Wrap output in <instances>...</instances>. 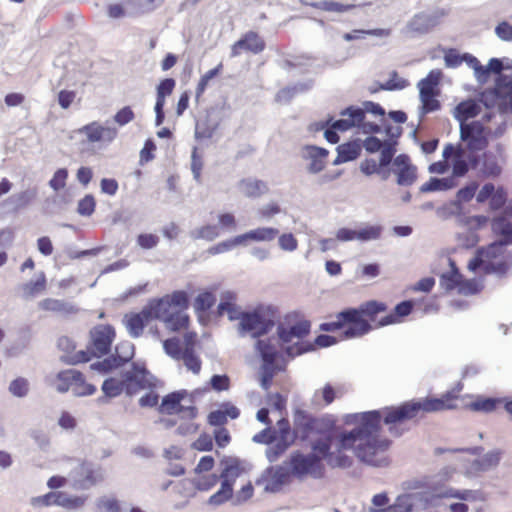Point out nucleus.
<instances>
[{"label":"nucleus","mask_w":512,"mask_h":512,"mask_svg":"<svg viewBox=\"0 0 512 512\" xmlns=\"http://www.w3.org/2000/svg\"><path fill=\"white\" fill-rule=\"evenodd\" d=\"M484 289V285L481 281L476 278L466 279L462 275V279L460 281L458 287V293L461 295H476L479 294Z\"/></svg>","instance_id":"nucleus-58"},{"label":"nucleus","mask_w":512,"mask_h":512,"mask_svg":"<svg viewBox=\"0 0 512 512\" xmlns=\"http://www.w3.org/2000/svg\"><path fill=\"white\" fill-rule=\"evenodd\" d=\"M147 309H142L140 312L127 313L124 316L125 326L132 338H138L142 335L144 328L149 322Z\"/></svg>","instance_id":"nucleus-26"},{"label":"nucleus","mask_w":512,"mask_h":512,"mask_svg":"<svg viewBox=\"0 0 512 512\" xmlns=\"http://www.w3.org/2000/svg\"><path fill=\"white\" fill-rule=\"evenodd\" d=\"M311 7L327 12L344 13L356 9L359 6L355 4H343L334 0H323L318 1L317 4H311Z\"/></svg>","instance_id":"nucleus-53"},{"label":"nucleus","mask_w":512,"mask_h":512,"mask_svg":"<svg viewBox=\"0 0 512 512\" xmlns=\"http://www.w3.org/2000/svg\"><path fill=\"white\" fill-rule=\"evenodd\" d=\"M463 390L462 382H458L451 390L446 391L440 397L427 396L429 400H436L437 407L434 408L435 412L455 410L458 408L457 404L453 401L458 398V393Z\"/></svg>","instance_id":"nucleus-31"},{"label":"nucleus","mask_w":512,"mask_h":512,"mask_svg":"<svg viewBox=\"0 0 512 512\" xmlns=\"http://www.w3.org/2000/svg\"><path fill=\"white\" fill-rule=\"evenodd\" d=\"M443 77V73L439 69H433L428 72L426 77L422 78L417 83V88L419 90V95L430 96V95H440V83Z\"/></svg>","instance_id":"nucleus-27"},{"label":"nucleus","mask_w":512,"mask_h":512,"mask_svg":"<svg viewBox=\"0 0 512 512\" xmlns=\"http://www.w3.org/2000/svg\"><path fill=\"white\" fill-rule=\"evenodd\" d=\"M458 185L457 180L453 177H430L427 182L422 184L419 188L420 193H431L437 191H448L455 188Z\"/></svg>","instance_id":"nucleus-35"},{"label":"nucleus","mask_w":512,"mask_h":512,"mask_svg":"<svg viewBox=\"0 0 512 512\" xmlns=\"http://www.w3.org/2000/svg\"><path fill=\"white\" fill-rule=\"evenodd\" d=\"M487 64L491 74L494 75V83H496L497 86L512 88V74L504 73L500 58L492 57L489 59Z\"/></svg>","instance_id":"nucleus-39"},{"label":"nucleus","mask_w":512,"mask_h":512,"mask_svg":"<svg viewBox=\"0 0 512 512\" xmlns=\"http://www.w3.org/2000/svg\"><path fill=\"white\" fill-rule=\"evenodd\" d=\"M500 405L501 397L477 396L474 401L466 404L464 408L474 412L491 413Z\"/></svg>","instance_id":"nucleus-36"},{"label":"nucleus","mask_w":512,"mask_h":512,"mask_svg":"<svg viewBox=\"0 0 512 512\" xmlns=\"http://www.w3.org/2000/svg\"><path fill=\"white\" fill-rule=\"evenodd\" d=\"M502 454L503 452L500 449L488 451L482 458L474 459L470 463L469 472L478 474L497 467L501 461Z\"/></svg>","instance_id":"nucleus-25"},{"label":"nucleus","mask_w":512,"mask_h":512,"mask_svg":"<svg viewBox=\"0 0 512 512\" xmlns=\"http://www.w3.org/2000/svg\"><path fill=\"white\" fill-rule=\"evenodd\" d=\"M215 303L216 297L211 291L201 292L195 297L194 309L200 321L202 314L209 312Z\"/></svg>","instance_id":"nucleus-46"},{"label":"nucleus","mask_w":512,"mask_h":512,"mask_svg":"<svg viewBox=\"0 0 512 512\" xmlns=\"http://www.w3.org/2000/svg\"><path fill=\"white\" fill-rule=\"evenodd\" d=\"M45 286H46V276H45V273L42 271L39 273L36 280H30L27 283H24L22 285L23 295L25 297H31L34 294L45 289Z\"/></svg>","instance_id":"nucleus-62"},{"label":"nucleus","mask_w":512,"mask_h":512,"mask_svg":"<svg viewBox=\"0 0 512 512\" xmlns=\"http://www.w3.org/2000/svg\"><path fill=\"white\" fill-rule=\"evenodd\" d=\"M314 352L312 341L298 339V341L282 347L281 356L284 355L289 359H294L306 353Z\"/></svg>","instance_id":"nucleus-43"},{"label":"nucleus","mask_w":512,"mask_h":512,"mask_svg":"<svg viewBox=\"0 0 512 512\" xmlns=\"http://www.w3.org/2000/svg\"><path fill=\"white\" fill-rule=\"evenodd\" d=\"M403 132L404 129L401 126H393L390 122L384 123L386 139L383 141V148L379 158L392 161L397 152L399 139L402 137Z\"/></svg>","instance_id":"nucleus-21"},{"label":"nucleus","mask_w":512,"mask_h":512,"mask_svg":"<svg viewBox=\"0 0 512 512\" xmlns=\"http://www.w3.org/2000/svg\"><path fill=\"white\" fill-rule=\"evenodd\" d=\"M291 474L286 462L281 465H271L264 469L261 475L255 480V484L260 486L264 483V492L278 493L284 485L291 482Z\"/></svg>","instance_id":"nucleus-12"},{"label":"nucleus","mask_w":512,"mask_h":512,"mask_svg":"<svg viewBox=\"0 0 512 512\" xmlns=\"http://www.w3.org/2000/svg\"><path fill=\"white\" fill-rule=\"evenodd\" d=\"M336 152L341 154L346 162H352L356 160L362 152V145L360 139H353L339 144L336 147Z\"/></svg>","instance_id":"nucleus-42"},{"label":"nucleus","mask_w":512,"mask_h":512,"mask_svg":"<svg viewBox=\"0 0 512 512\" xmlns=\"http://www.w3.org/2000/svg\"><path fill=\"white\" fill-rule=\"evenodd\" d=\"M255 349L262 361L260 367V386L262 389L268 390L272 385L275 374L282 370L281 367L275 364V360L280 358L281 354L269 339L256 341Z\"/></svg>","instance_id":"nucleus-6"},{"label":"nucleus","mask_w":512,"mask_h":512,"mask_svg":"<svg viewBox=\"0 0 512 512\" xmlns=\"http://www.w3.org/2000/svg\"><path fill=\"white\" fill-rule=\"evenodd\" d=\"M439 95H430L425 97L423 95H419V100L421 101V106L418 109L419 121L421 122L423 118L429 114L436 112L441 109V102L437 99Z\"/></svg>","instance_id":"nucleus-52"},{"label":"nucleus","mask_w":512,"mask_h":512,"mask_svg":"<svg viewBox=\"0 0 512 512\" xmlns=\"http://www.w3.org/2000/svg\"><path fill=\"white\" fill-rule=\"evenodd\" d=\"M482 174L484 177L496 178L502 172L501 166L498 164L497 158L491 151H484L482 156Z\"/></svg>","instance_id":"nucleus-45"},{"label":"nucleus","mask_w":512,"mask_h":512,"mask_svg":"<svg viewBox=\"0 0 512 512\" xmlns=\"http://www.w3.org/2000/svg\"><path fill=\"white\" fill-rule=\"evenodd\" d=\"M72 486L76 490H89L103 481V469L101 465L89 460H82L70 472Z\"/></svg>","instance_id":"nucleus-9"},{"label":"nucleus","mask_w":512,"mask_h":512,"mask_svg":"<svg viewBox=\"0 0 512 512\" xmlns=\"http://www.w3.org/2000/svg\"><path fill=\"white\" fill-rule=\"evenodd\" d=\"M393 174L396 176L398 186L410 187L418 178V169L416 165H412L406 168L393 169Z\"/></svg>","instance_id":"nucleus-47"},{"label":"nucleus","mask_w":512,"mask_h":512,"mask_svg":"<svg viewBox=\"0 0 512 512\" xmlns=\"http://www.w3.org/2000/svg\"><path fill=\"white\" fill-rule=\"evenodd\" d=\"M312 461V456L296 450L290 454L289 462L286 464L291 476L302 480L308 476Z\"/></svg>","instance_id":"nucleus-23"},{"label":"nucleus","mask_w":512,"mask_h":512,"mask_svg":"<svg viewBox=\"0 0 512 512\" xmlns=\"http://www.w3.org/2000/svg\"><path fill=\"white\" fill-rule=\"evenodd\" d=\"M506 246L503 242L498 238L486 246H481L478 249V254H482L483 258L486 257L488 259H496L503 255L504 248Z\"/></svg>","instance_id":"nucleus-60"},{"label":"nucleus","mask_w":512,"mask_h":512,"mask_svg":"<svg viewBox=\"0 0 512 512\" xmlns=\"http://www.w3.org/2000/svg\"><path fill=\"white\" fill-rule=\"evenodd\" d=\"M90 337L98 357H102L110 353L116 331L111 324L97 325L90 330Z\"/></svg>","instance_id":"nucleus-16"},{"label":"nucleus","mask_w":512,"mask_h":512,"mask_svg":"<svg viewBox=\"0 0 512 512\" xmlns=\"http://www.w3.org/2000/svg\"><path fill=\"white\" fill-rule=\"evenodd\" d=\"M130 372L134 373V375L139 377V379H145L147 384L150 385L143 389H149L150 391H154L156 389L157 378L147 369L145 362H132Z\"/></svg>","instance_id":"nucleus-51"},{"label":"nucleus","mask_w":512,"mask_h":512,"mask_svg":"<svg viewBox=\"0 0 512 512\" xmlns=\"http://www.w3.org/2000/svg\"><path fill=\"white\" fill-rule=\"evenodd\" d=\"M223 117L218 108L207 110L205 117L196 122L194 137L197 141L210 139L219 129Z\"/></svg>","instance_id":"nucleus-17"},{"label":"nucleus","mask_w":512,"mask_h":512,"mask_svg":"<svg viewBox=\"0 0 512 512\" xmlns=\"http://www.w3.org/2000/svg\"><path fill=\"white\" fill-rule=\"evenodd\" d=\"M277 312V308L273 305H259L248 311L238 324L240 335H250L257 341L261 340L260 337L267 335L275 326Z\"/></svg>","instance_id":"nucleus-3"},{"label":"nucleus","mask_w":512,"mask_h":512,"mask_svg":"<svg viewBox=\"0 0 512 512\" xmlns=\"http://www.w3.org/2000/svg\"><path fill=\"white\" fill-rule=\"evenodd\" d=\"M460 140L466 143L470 153H478L489 145L487 127L482 121L472 120L469 123L459 124Z\"/></svg>","instance_id":"nucleus-11"},{"label":"nucleus","mask_w":512,"mask_h":512,"mask_svg":"<svg viewBox=\"0 0 512 512\" xmlns=\"http://www.w3.org/2000/svg\"><path fill=\"white\" fill-rule=\"evenodd\" d=\"M411 499L413 500L414 507L422 510L439 507L442 499H445V494H433L426 489L417 492H411Z\"/></svg>","instance_id":"nucleus-29"},{"label":"nucleus","mask_w":512,"mask_h":512,"mask_svg":"<svg viewBox=\"0 0 512 512\" xmlns=\"http://www.w3.org/2000/svg\"><path fill=\"white\" fill-rule=\"evenodd\" d=\"M348 310L352 326L341 333L342 339L346 340L360 338L370 333L376 327L372 322L376 321L380 313L388 310V305L383 301L369 300L358 307H348Z\"/></svg>","instance_id":"nucleus-2"},{"label":"nucleus","mask_w":512,"mask_h":512,"mask_svg":"<svg viewBox=\"0 0 512 512\" xmlns=\"http://www.w3.org/2000/svg\"><path fill=\"white\" fill-rule=\"evenodd\" d=\"M314 415L304 409L295 408L293 411V432L302 442L309 440L313 434Z\"/></svg>","instance_id":"nucleus-18"},{"label":"nucleus","mask_w":512,"mask_h":512,"mask_svg":"<svg viewBox=\"0 0 512 512\" xmlns=\"http://www.w3.org/2000/svg\"><path fill=\"white\" fill-rule=\"evenodd\" d=\"M249 233L251 241L269 242L278 236L279 230L274 227H258L256 229L249 230Z\"/></svg>","instance_id":"nucleus-59"},{"label":"nucleus","mask_w":512,"mask_h":512,"mask_svg":"<svg viewBox=\"0 0 512 512\" xmlns=\"http://www.w3.org/2000/svg\"><path fill=\"white\" fill-rule=\"evenodd\" d=\"M361 420L355 429L365 439L377 438L384 424V416L381 409L369 410L360 413Z\"/></svg>","instance_id":"nucleus-14"},{"label":"nucleus","mask_w":512,"mask_h":512,"mask_svg":"<svg viewBox=\"0 0 512 512\" xmlns=\"http://www.w3.org/2000/svg\"><path fill=\"white\" fill-rule=\"evenodd\" d=\"M450 270L442 273L439 277V285L446 292H451L455 289L458 290L460 281L462 279V273L460 272L455 261L449 258Z\"/></svg>","instance_id":"nucleus-33"},{"label":"nucleus","mask_w":512,"mask_h":512,"mask_svg":"<svg viewBox=\"0 0 512 512\" xmlns=\"http://www.w3.org/2000/svg\"><path fill=\"white\" fill-rule=\"evenodd\" d=\"M334 438H318L315 441L311 442V452L307 453L309 456H312V459H319V461L329 460L331 456V441Z\"/></svg>","instance_id":"nucleus-41"},{"label":"nucleus","mask_w":512,"mask_h":512,"mask_svg":"<svg viewBox=\"0 0 512 512\" xmlns=\"http://www.w3.org/2000/svg\"><path fill=\"white\" fill-rule=\"evenodd\" d=\"M36 187L28 188L19 193H14L0 203V206L9 213H17L27 207L37 197Z\"/></svg>","instance_id":"nucleus-20"},{"label":"nucleus","mask_w":512,"mask_h":512,"mask_svg":"<svg viewBox=\"0 0 512 512\" xmlns=\"http://www.w3.org/2000/svg\"><path fill=\"white\" fill-rule=\"evenodd\" d=\"M29 381L25 377H17L9 384L8 391L17 398H24L29 393Z\"/></svg>","instance_id":"nucleus-64"},{"label":"nucleus","mask_w":512,"mask_h":512,"mask_svg":"<svg viewBox=\"0 0 512 512\" xmlns=\"http://www.w3.org/2000/svg\"><path fill=\"white\" fill-rule=\"evenodd\" d=\"M337 419L332 414L314 415L313 434L320 438H334L337 432Z\"/></svg>","instance_id":"nucleus-28"},{"label":"nucleus","mask_w":512,"mask_h":512,"mask_svg":"<svg viewBox=\"0 0 512 512\" xmlns=\"http://www.w3.org/2000/svg\"><path fill=\"white\" fill-rule=\"evenodd\" d=\"M375 84H379V88L385 91H397L405 89L409 85V82L404 78H400L398 72L393 70L385 83L377 81Z\"/></svg>","instance_id":"nucleus-57"},{"label":"nucleus","mask_w":512,"mask_h":512,"mask_svg":"<svg viewBox=\"0 0 512 512\" xmlns=\"http://www.w3.org/2000/svg\"><path fill=\"white\" fill-rule=\"evenodd\" d=\"M240 185L244 187V194L249 198H257L268 191L266 183L262 180L242 179Z\"/></svg>","instance_id":"nucleus-49"},{"label":"nucleus","mask_w":512,"mask_h":512,"mask_svg":"<svg viewBox=\"0 0 512 512\" xmlns=\"http://www.w3.org/2000/svg\"><path fill=\"white\" fill-rule=\"evenodd\" d=\"M463 152V148L460 144H457V155L454 157L452 161V173L449 177L462 178L467 175L469 172V166L466 164V159L461 156Z\"/></svg>","instance_id":"nucleus-54"},{"label":"nucleus","mask_w":512,"mask_h":512,"mask_svg":"<svg viewBox=\"0 0 512 512\" xmlns=\"http://www.w3.org/2000/svg\"><path fill=\"white\" fill-rule=\"evenodd\" d=\"M187 390L180 389L169 392L161 399V403L157 407V411L162 415H180L181 419L194 420L198 416V408L196 405L185 406L181 402L186 399Z\"/></svg>","instance_id":"nucleus-8"},{"label":"nucleus","mask_w":512,"mask_h":512,"mask_svg":"<svg viewBox=\"0 0 512 512\" xmlns=\"http://www.w3.org/2000/svg\"><path fill=\"white\" fill-rule=\"evenodd\" d=\"M329 150L315 144H305L301 147V157L309 161L306 166V172L310 175H318L323 172L327 166Z\"/></svg>","instance_id":"nucleus-13"},{"label":"nucleus","mask_w":512,"mask_h":512,"mask_svg":"<svg viewBox=\"0 0 512 512\" xmlns=\"http://www.w3.org/2000/svg\"><path fill=\"white\" fill-rule=\"evenodd\" d=\"M415 304L416 301L414 299L400 301L387 315L381 317L376 322V327L380 328L401 323L405 317L409 316L413 312Z\"/></svg>","instance_id":"nucleus-19"},{"label":"nucleus","mask_w":512,"mask_h":512,"mask_svg":"<svg viewBox=\"0 0 512 512\" xmlns=\"http://www.w3.org/2000/svg\"><path fill=\"white\" fill-rule=\"evenodd\" d=\"M40 306L43 310L51 311L62 316L76 314L79 311L76 305L62 299L46 298L41 301Z\"/></svg>","instance_id":"nucleus-32"},{"label":"nucleus","mask_w":512,"mask_h":512,"mask_svg":"<svg viewBox=\"0 0 512 512\" xmlns=\"http://www.w3.org/2000/svg\"><path fill=\"white\" fill-rule=\"evenodd\" d=\"M436 400H429L428 397L404 401L399 405L385 406L382 408L384 425L388 426V432L395 438L401 437L405 430L399 426L415 419L420 413H435Z\"/></svg>","instance_id":"nucleus-1"},{"label":"nucleus","mask_w":512,"mask_h":512,"mask_svg":"<svg viewBox=\"0 0 512 512\" xmlns=\"http://www.w3.org/2000/svg\"><path fill=\"white\" fill-rule=\"evenodd\" d=\"M359 441L363 442L364 439L361 437V435L358 433V431L355 429V427L349 431H342L340 432L338 436V451L343 450H349L356 447L355 443Z\"/></svg>","instance_id":"nucleus-50"},{"label":"nucleus","mask_w":512,"mask_h":512,"mask_svg":"<svg viewBox=\"0 0 512 512\" xmlns=\"http://www.w3.org/2000/svg\"><path fill=\"white\" fill-rule=\"evenodd\" d=\"M56 378L59 381L56 390L59 393H66L72 385L76 386L77 382H83V373L76 369H67L60 371Z\"/></svg>","instance_id":"nucleus-37"},{"label":"nucleus","mask_w":512,"mask_h":512,"mask_svg":"<svg viewBox=\"0 0 512 512\" xmlns=\"http://www.w3.org/2000/svg\"><path fill=\"white\" fill-rule=\"evenodd\" d=\"M327 465L332 468L348 469L353 465V459L342 451L331 452Z\"/></svg>","instance_id":"nucleus-63"},{"label":"nucleus","mask_w":512,"mask_h":512,"mask_svg":"<svg viewBox=\"0 0 512 512\" xmlns=\"http://www.w3.org/2000/svg\"><path fill=\"white\" fill-rule=\"evenodd\" d=\"M163 322H165L169 330L178 332L189 327L190 318L187 314L169 312V314L164 315Z\"/></svg>","instance_id":"nucleus-48"},{"label":"nucleus","mask_w":512,"mask_h":512,"mask_svg":"<svg viewBox=\"0 0 512 512\" xmlns=\"http://www.w3.org/2000/svg\"><path fill=\"white\" fill-rule=\"evenodd\" d=\"M222 69H223V64L219 63L217 66L208 70L204 75L201 76V78L197 84L196 90H195V101L197 103L199 102L200 97L205 92L209 81L211 79H213L214 77L218 76L221 73Z\"/></svg>","instance_id":"nucleus-55"},{"label":"nucleus","mask_w":512,"mask_h":512,"mask_svg":"<svg viewBox=\"0 0 512 512\" xmlns=\"http://www.w3.org/2000/svg\"><path fill=\"white\" fill-rule=\"evenodd\" d=\"M509 270L508 261L500 260L498 262L487 261L483 267L482 271L486 275H496L498 278L506 277Z\"/></svg>","instance_id":"nucleus-61"},{"label":"nucleus","mask_w":512,"mask_h":512,"mask_svg":"<svg viewBox=\"0 0 512 512\" xmlns=\"http://www.w3.org/2000/svg\"><path fill=\"white\" fill-rule=\"evenodd\" d=\"M147 386L149 387L150 385L147 384L145 379H139V377H136L134 373L125 371L122 373V381H119L114 377L106 378L101 385V390L106 394V397L115 398L123 392L126 396L131 397L136 394L138 390Z\"/></svg>","instance_id":"nucleus-7"},{"label":"nucleus","mask_w":512,"mask_h":512,"mask_svg":"<svg viewBox=\"0 0 512 512\" xmlns=\"http://www.w3.org/2000/svg\"><path fill=\"white\" fill-rule=\"evenodd\" d=\"M475 98L481 108L492 110L497 107L501 116L512 114V88L494 83L493 86L480 90Z\"/></svg>","instance_id":"nucleus-5"},{"label":"nucleus","mask_w":512,"mask_h":512,"mask_svg":"<svg viewBox=\"0 0 512 512\" xmlns=\"http://www.w3.org/2000/svg\"><path fill=\"white\" fill-rule=\"evenodd\" d=\"M335 316L336 320L321 323L319 325V330L326 333L340 330L343 332L345 329H348L352 326V319L348 307L337 312Z\"/></svg>","instance_id":"nucleus-34"},{"label":"nucleus","mask_w":512,"mask_h":512,"mask_svg":"<svg viewBox=\"0 0 512 512\" xmlns=\"http://www.w3.org/2000/svg\"><path fill=\"white\" fill-rule=\"evenodd\" d=\"M314 85V81L309 79L304 82H297L280 89L276 94L277 101L290 102L297 94L309 91Z\"/></svg>","instance_id":"nucleus-38"},{"label":"nucleus","mask_w":512,"mask_h":512,"mask_svg":"<svg viewBox=\"0 0 512 512\" xmlns=\"http://www.w3.org/2000/svg\"><path fill=\"white\" fill-rule=\"evenodd\" d=\"M220 465L223 466L221 474L229 478L237 479L244 472L241 466L242 460L235 456H223L220 460Z\"/></svg>","instance_id":"nucleus-44"},{"label":"nucleus","mask_w":512,"mask_h":512,"mask_svg":"<svg viewBox=\"0 0 512 512\" xmlns=\"http://www.w3.org/2000/svg\"><path fill=\"white\" fill-rule=\"evenodd\" d=\"M86 496L69 495L64 491H50L41 496L30 499V505L34 508L59 506L67 510H78L86 502Z\"/></svg>","instance_id":"nucleus-10"},{"label":"nucleus","mask_w":512,"mask_h":512,"mask_svg":"<svg viewBox=\"0 0 512 512\" xmlns=\"http://www.w3.org/2000/svg\"><path fill=\"white\" fill-rule=\"evenodd\" d=\"M265 47L264 39L257 32L250 30L232 45L231 56L239 55V49L259 54L264 51Z\"/></svg>","instance_id":"nucleus-22"},{"label":"nucleus","mask_w":512,"mask_h":512,"mask_svg":"<svg viewBox=\"0 0 512 512\" xmlns=\"http://www.w3.org/2000/svg\"><path fill=\"white\" fill-rule=\"evenodd\" d=\"M445 15L444 9H436L431 13L419 12L408 22L407 28L418 35H425L439 25Z\"/></svg>","instance_id":"nucleus-15"},{"label":"nucleus","mask_w":512,"mask_h":512,"mask_svg":"<svg viewBox=\"0 0 512 512\" xmlns=\"http://www.w3.org/2000/svg\"><path fill=\"white\" fill-rule=\"evenodd\" d=\"M491 231L505 246L512 245V221L499 215L491 219Z\"/></svg>","instance_id":"nucleus-30"},{"label":"nucleus","mask_w":512,"mask_h":512,"mask_svg":"<svg viewBox=\"0 0 512 512\" xmlns=\"http://www.w3.org/2000/svg\"><path fill=\"white\" fill-rule=\"evenodd\" d=\"M392 441L388 438L379 439L371 438L365 439L354 448V454L360 462L371 467H387L390 463L387 456L383 455Z\"/></svg>","instance_id":"nucleus-4"},{"label":"nucleus","mask_w":512,"mask_h":512,"mask_svg":"<svg viewBox=\"0 0 512 512\" xmlns=\"http://www.w3.org/2000/svg\"><path fill=\"white\" fill-rule=\"evenodd\" d=\"M143 309H147V314L149 316V320L151 319H157L162 320L164 315L169 314L170 312V304H168V297H160V298H153L149 300L147 305L143 307Z\"/></svg>","instance_id":"nucleus-40"},{"label":"nucleus","mask_w":512,"mask_h":512,"mask_svg":"<svg viewBox=\"0 0 512 512\" xmlns=\"http://www.w3.org/2000/svg\"><path fill=\"white\" fill-rule=\"evenodd\" d=\"M481 106L475 97H469L460 101L453 109V117L459 124L469 123V119H474L481 113Z\"/></svg>","instance_id":"nucleus-24"},{"label":"nucleus","mask_w":512,"mask_h":512,"mask_svg":"<svg viewBox=\"0 0 512 512\" xmlns=\"http://www.w3.org/2000/svg\"><path fill=\"white\" fill-rule=\"evenodd\" d=\"M96 353L87 347L86 350H80L74 355H63L60 357V361L66 365H77L80 363H87L93 357H96Z\"/></svg>","instance_id":"nucleus-56"}]
</instances>
